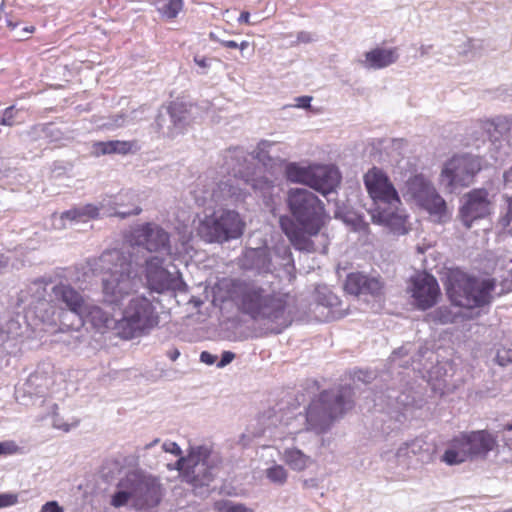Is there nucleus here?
I'll return each mask as SVG.
<instances>
[{"label": "nucleus", "instance_id": "obj_1", "mask_svg": "<svg viewBox=\"0 0 512 512\" xmlns=\"http://www.w3.org/2000/svg\"><path fill=\"white\" fill-rule=\"evenodd\" d=\"M228 295L241 314L253 321L263 322L270 333L280 334L293 322L292 297L272 283L232 279Z\"/></svg>", "mask_w": 512, "mask_h": 512}, {"label": "nucleus", "instance_id": "obj_2", "mask_svg": "<svg viewBox=\"0 0 512 512\" xmlns=\"http://www.w3.org/2000/svg\"><path fill=\"white\" fill-rule=\"evenodd\" d=\"M287 204L293 217H281L280 226L292 246L299 251H316L312 236L318 235L325 221L323 202L311 191L303 188L288 192Z\"/></svg>", "mask_w": 512, "mask_h": 512}, {"label": "nucleus", "instance_id": "obj_3", "mask_svg": "<svg viewBox=\"0 0 512 512\" xmlns=\"http://www.w3.org/2000/svg\"><path fill=\"white\" fill-rule=\"evenodd\" d=\"M165 493L158 477L132 470L118 480L110 505L117 509L129 506L137 512H156Z\"/></svg>", "mask_w": 512, "mask_h": 512}, {"label": "nucleus", "instance_id": "obj_4", "mask_svg": "<svg viewBox=\"0 0 512 512\" xmlns=\"http://www.w3.org/2000/svg\"><path fill=\"white\" fill-rule=\"evenodd\" d=\"M364 184L374 202L371 211L373 221L389 227L399 235L406 234V215L399 208L400 197L387 174L373 167L364 175Z\"/></svg>", "mask_w": 512, "mask_h": 512}, {"label": "nucleus", "instance_id": "obj_5", "mask_svg": "<svg viewBox=\"0 0 512 512\" xmlns=\"http://www.w3.org/2000/svg\"><path fill=\"white\" fill-rule=\"evenodd\" d=\"M106 270L102 278L104 303L120 307L123 301L136 292L140 278L129 254L118 250L105 251L100 258Z\"/></svg>", "mask_w": 512, "mask_h": 512}, {"label": "nucleus", "instance_id": "obj_6", "mask_svg": "<svg viewBox=\"0 0 512 512\" xmlns=\"http://www.w3.org/2000/svg\"><path fill=\"white\" fill-rule=\"evenodd\" d=\"M254 157L243 148H229L222 155V169L228 177L213 188L210 198L219 205L237 204L245 200L247 192L241 186V180L251 175Z\"/></svg>", "mask_w": 512, "mask_h": 512}, {"label": "nucleus", "instance_id": "obj_7", "mask_svg": "<svg viewBox=\"0 0 512 512\" xmlns=\"http://www.w3.org/2000/svg\"><path fill=\"white\" fill-rule=\"evenodd\" d=\"M141 211L138 195L132 190H126L103 197L98 205L86 204L67 210L55 220L54 225L57 228H65L67 222L70 224L86 222L100 215L127 218L139 215Z\"/></svg>", "mask_w": 512, "mask_h": 512}, {"label": "nucleus", "instance_id": "obj_8", "mask_svg": "<svg viewBox=\"0 0 512 512\" xmlns=\"http://www.w3.org/2000/svg\"><path fill=\"white\" fill-rule=\"evenodd\" d=\"M221 463L219 453L211 446L194 445L189 447L185 457L177 460L176 468L196 495L205 496L209 494V486L218 475Z\"/></svg>", "mask_w": 512, "mask_h": 512}, {"label": "nucleus", "instance_id": "obj_9", "mask_svg": "<svg viewBox=\"0 0 512 512\" xmlns=\"http://www.w3.org/2000/svg\"><path fill=\"white\" fill-rule=\"evenodd\" d=\"M353 397V389L347 385L322 391L306 410V429L316 434L327 432L337 418L353 407Z\"/></svg>", "mask_w": 512, "mask_h": 512}, {"label": "nucleus", "instance_id": "obj_10", "mask_svg": "<svg viewBox=\"0 0 512 512\" xmlns=\"http://www.w3.org/2000/svg\"><path fill=\"white\" fill-rule=\"evenodd\" d=\"M495 289V279H478L461 271L451 273L446 287L451 302L467 309L489 306L494 299V294L499 296L504 292L503 290L495 292Z\"/></svg>", "mask_w": 512, "mask_h": 512}, {"label": "nucleus", "instance_id": "obj_11", "mask_svg": "<svg viewBox=\"0 0 512 512\" xmlns=\"http://www.w3.org/2000/svg\"><path fill=\"white\" fill-rule=\"evenodd\" d=\"M158 322L153 302L145 296H136L129 300L122 317L115 323V329L121 338L129 340L151 330Z\"/></svg>", "mask_w": 512, "mask_h": 512}, {"label": "nucleus", "instance_id": "obj_12", "mask_svg": "<svg viewBox=\"0 0 512 512\" xmlns=\"http://www.w3.org/2000/svg\"><path fill=\"white\" fill-rule=\"evenodd\" d=\"M243 222L239 213L226 210L206 216L198 226V235L208 243H223L236 239L243 233Z\"/></svg>", "mask_w": 512, "mask_h": 512}, {"label": "nucleus", "instance_id": "obj_13", "mask_svg": "<svg viewBox=\"0 0 512 512\" xmlns=\"http://www.w3.org/2000/svg\"><path fill=\"white\" fill-rule=\"evenodd\" d=\"M51 297L65 308L60 314V331L78 333L82 328L81 315L86 303L82 294L70 284L61 282L53 286Z\"/></svg>", "mask_w": 512, "mask_h": 512}, {"label": "nucleus", "instance_id": "obj_14", "mask_svg": "<svg viewBox=\"0 0 512 512\" xmlns=\"http://www.w3.org/2000/svg\"><path fill=\"white\" fill-rule=\"evenodd\" d=\"M407 195L438 221L447 216V204L430 180L415 175L406 182Z\"/></svg>", "mask_w": 512, "mask_h": 512}, {"label": "nucleus", "instance_id": "obj_15", "mask_svg": "<svg viewBox=\"0 0 512 512\" xmlns=\"http://www.w3.org/2000/svg\"><path fill=\"white\" fill-rule=\"evenodd\" d=\"M481 170L480 160L469 154L454 156L444 164L440 174V184L448 192L468 186L476 173Z\"/></svg>", "mask_w": 512, "mask_h": 512}, {"label": "nucleus", "instance_id": "obj_16", "mask_svg": "<svg viewBox=\"0 0 512 512\" xmlns=\"http://www.w3.org/2000/svg\"><path fill=\"white\" fill-rule=\"evenodd\" d=\"M165 259L160 255L150 256L145 260V277L148 287L157 293L166 291H183L187 285L179 272L176 274L164 267Z\"/></svg>", "mask_w": 512, "mask_h": 512}, {"label": "nucleus", "instance_id": "obj_17", "mask_svg": "<svg viewBox=\"0 0 512 512\" xmlns=\"http://www.w3.org/2000/svg\"><path fill=\"white\" fill-rule=\"evenodd\" d=\"M132 240L137 246L144 247L149 252L161 255H171L170 235L160 225L147 222L135 227Z\"/></svg>", "mask_w": 512, "mask_h": 512}, {"label": "nucleus", "instance_id": "obj_18", "mask_svg": "<svg viewBox=\"0 0 512 512\" xmlns=\"http://www.w3.org/2000/svg\"><path fill=\"white\" fill-rule=\"evenodd\" d=\"M192 107L182 101H172L166 109L168 118L159 114L156 119L159 130L169 137L182 133L192 120Z\"/></svg>", "mask_w": 512, "mask_h": 512}, {"label": "nucleus", "instance_id": "obj_19", "mask_svg": "<svg viewBox=\"0 0 512 512\" xmlns=\"http://www.w3.org/2000/svg\"><path fill=\"white\" fill-rule=\"evenodd\" d=\"M486 189H474L465 196V203L460 208V218L466 228H470L477 219L490 214L491 203Z\"/></svg>", "mask_w": 512, "mask_h": 512}, {"label": "nucleus", "instance_id": "obj_20", "mask_svg": "<svg viewBox=\"0 0 512 512\" xmlns=\"http://www.w3.org/2000/svg\"><path fill=\"white\" fill-rule=\"evenodd\" d=\"M461 445L469 459H484L496 446L495 438L485 430L461 433Z\"/></svg>", "mask_w": 512, "mask_h": 512}, {"label": "nucleus", "instance_id": "obj_21", "mask_svg": "<svg viewBox=\"0 0 512 512\" xmlns=\"http://www.w3.org/2000/svg\"><path fill=\"white\" fill-rule=\"evenodd\" d=\"M412 284V297L419 309L426 310L436 304L440 289L435 277L429 274L418 275Z\"/></svg>", "mask_w": 512, "mask_h": 512}, {"label": "nucleus", "instance_id": "obj_22", "mask_svg": "<svg viewBox=\"0 0 512 512\" xmlns=\"http://www.w3.org/2000/svg\"><path fill=\"white\" fill-rule=\"evenodd\" d=\"M345 291L356 296H372L374 298L382 295L383 284L375 277H369L362 273H351L345 281Z\"/></svg>", "mask_w": 512, "mask_h": 512}, {"label": "nucleus", "instance_id": "obj_23", "mask_svg": "<svg viewBox=\"0 0 512 512\" xmlns=\"http://www.w3.org/2000/svg\"><path fill=\"white\" fill-rule=\"evenodd\" d=\"M340 173L332 165L313 166L312 177L309 187L323 195H327L335 190L340 183Z\"/></svg>", "mask_w": 512, "mask_h": 512}, {"label": "nucleus", "instance_id": "obj_24", "mask_svg": "<svg viewBox=\"0 0 512 512\" xmlns=\"http://www.w3.org/2000/svg\"><path fill=\"white\" fill-rule=\"evenodd\" d=\"M437 447L434 443L427 442L421 437L403 443L396 451L398 459L403 457L416 456L418 461L428 464L434 461Z\"/></svg>", "mask_w": 512, "mask_h": 512}, {"label": "nucleus", "instance_id": "obj_25", "mask_svg": "<svg viewBox=\"0 0 512 512\" xmlns=\"http://www.w3.org/2000/svg\"><path fill=\"white\" fill-rule=\"evenodd\" d=\"M244 270L254 271L257 274L272 273L273 263L266 248H250L246 250L241 259Z\"/></svg>", "mask_w": 512, "mask_h": 512}, {"label": "nucleus", "instance_id": "obj_26", "mask_svg": "<svg viewBox=\"0 0 512 512\" xmlns=\"http://www.w3.org/2000/svg\"><path fill=\"white\" fill-rule=\"evenodd\" d=\"M395 48H374L364 54L359 63L368 70H379L394 64L398 60Z\"/></svg>", "mask_w": 512, "mask_h": 512}, {"label": "nucleus", "instance_id": "obj_27", "mask_svg": "<svg viewBox=\"0 0 512 512\" xmlns=\"http://www.w3.org/2000/svg\"><path fill=\"white\" fill-rule=\"evenodd\" d=\"M84 310L81 318H82V326L85 321L90 322L94 328L103 329V328H114L115 320L112 315L106 311H104L101 307L92 304H84Z\"/></svg>", "mask_w": 512, "mask_h": 512}, {"label": "nucleus", "instance_id": "obj_28", "mask_svg": "<svg viewBox=\"0 0 512 512\" xmlns=\"http://www.w3.org/2000/svg\"><path fill=\"white\" fill-rule=\"evenodd\" d=\"M133 146L134 142L131 141L110 140L95 142L92 148L96 156L107 154L125 155L132 151Z\"/></svg>", "mask_w": 512, "mask_h": 512}, {"label": "nucleus", "instance_id": "obj_29", "mask_svg": "<svg viewBox=\"0 0 512 512\" xmlns=\"http://www.w3.org/2000/svg\"><path fill=\"white\" fill-rule=\"evenodd\" d=\"M282 460L292 470L297 472L303 471L313 464L311 456L296 447L286 448L283 452Z\"/></svg>", "mask_w": 512, "mask_h": 512}, {"label": "nucleus", "instance_id": "obj_30", "mask_svg": "<svg viewBox=\"0 0 512 512\" xmlns=\"http://www.w3.org/2000/svg\"><path fill=\"white\" fill-rule=\"evenodd\" d=\"M50 384V378L45 373L37 370L27 378L24 391L29 395L43 396Z\"/></svg>", "mask_w": 512, "mask_h": 512}, {"label": "nucleus", "instance_id": "obj_31", "mask_svg": "<svg viewBox=\"0 0 512 512\" xmlns=\"http://www.w3.org/2000/svg\"><path fill=\"white\" fill-rule=\"evenodd\" d=\"M315 301L321 306L330 308L333 317H335L336 314L343 316L341 311L337 309V306L340 304V299L329 287L325 285L317 286L315 289Z\"/></svg>", "mask_w": 512, "mask_h": 512}, {"label": "nucleus", "instance_id": "obj_32", "mask_svg": "<svg viewBox=\"0 0 512 512\" xmlns=\"http://www.w3.org/2000/svg\"><path fill=\"white\" fill-rule=\"evenodd\" d=\"M461 440L459 436L453 438L450 443V447L444 452L441 457V461L449 466L458 465L466 460H468V456L465 452L464 447L461 445Z\"/></svg>", "mask_w": 512, "mask_h": 512}, {"label": "nucleus", "instance_id": "obj_33", "mask_svg": "<svg viewBox=\"0 0 512 512\" xmlns=\"http://www.w3.org/2000/svg\"><path fill=\"white\" fill-rule=\"evenodd\" d=\"M312 172L313 166L303 167L297 163H289L286 166V177L293 183H301L309 186Z\"/></svg>", "mask_w": 512, "mask_h": 512}, {"label": "nucleus", "instance_id": "obj_34", "mask_svg": "<svg viewBox=\"0 0 512 512\" xmlns=\"http://www.w3.org/2000/svg\"><path fill=\"white\" fill-rule=\"evenodd\" d=\"M183 8V0H158L157 2V11L166 21L174 20Z\"/></svg>", "mask_w": 512, "mask_h": 512}, {"label": "nucleus", "instance_id": "obj_35", "mask_svg": "<svg viewBox=\"0 0 512 512\" xmlns=\"http://www.w3.org/2000/svg\"><path fill=\"white\" fill-rule=\"evenodd\" d=\"M241 186L245 188L248 193L247 187L250 186L255 191H260L262 193L268 192L271 188H273V182L267 177L263 176H255L254 174V165L251 167V175L247 177V179L241 180Z\"/></svg>", "mask_w": 512, "mask_h": 512}, {"label": "nucleus", "instance_id": "obj_36", "mask_svg": "<svg viewBox=\"0 0 512 512\" xmlns=\"http://www.w3.org/2000/svg\"><path fill=\"white\" fill-rule=\"evenodd\" d=\"M138 110H133L130 113H118L111 116L107 122L102 124V127L108 130H114L130 124H133L137 120Z\"/></svg>", "mask_w": 512, "mask_h": 512}, {"label": "nucleus", "instance_id": "obj_37", "mask_svg": "<svg viewBox=\"0 0 512 512\" xmlns=\"http://www.w3.org/2000/svg\"><path fill=\"white\" fill-rule=\"evenodd\" d=\"M427 319L434 324L444 325L454 323L456 316L448 306H440L428 313Z\"/></svg>", "mask_w": 512, "mask_h": 512}, {"label": "nucleus", "instance_id": "obj_38", "mask_svg": "<svg viewBox=\"0 0 512 512\" xmlns=\"http://www.w3.org/2000/svg\"><path fill=\"white\" fill-rule=\"evenodd\" d=\"M274 255L281 260L280 265L286 272L291 273L295 269L294 259L287 245H277L273 249Z\"/></svg>", "mask_w": 512, "mask_h": 512}, {"label": "nucleus", "instance_id": "obj_39", "mask_svg": "<svg viewBox=\"0 0 512 512\" xmlns=\"http://www.w3.org/2000/svg\"><path fill=\"white\" fill-rule=\"evenodd\" d=\"M483 47L482 40L467 39L459 46L458 53L465 57L476 58L481 55Z\"/></svg>", "mask_w": 512, "mask_h": 512}, {"label": "nucleus", "instance_id": "obj_40", "mask_svg": "<svg viewBox=\"0 0 512 512\" xmlns=\"http://www.w3.org/2000/svg\"><path fill=\"white\" fill-rule=\"evenodd\" d=\"M343 220L347 225L351 227L354 232H358L364 235L369 233V224L364 220L362 215L347 213Z\"/></svg>", "mask_w": 512, "mask_h": 512}, {"label": "nucleus", "instance_id": "obj_41", "mask_svg": "<svg viewBox=\"0 0 512 512\" xmlns=\"http://www.w3.org/2000/svg\"><path fill=\"white\" fill-rule=\"evenodd\" d=\"M266 477L270 482L282 486L287 481L288 472L284 466L274 464L273 466L266 469Z\"/></svg>", "mask_w": 512, "mask_h": 512}, {"label": "nucleus", "instance_id": "obj_42", "mask_svg": "<svg viewBox=\"0 0 512 512\" xmlns=\"http://www.w3.org/2000/svg\"><path fill=\"white\" fill-rule=\"evenodd\" d=\"M512 126V117L508 116H497L486 121V127L490 131V127L494 128V131L500 135L507 133Z\"/></svg>", "mask_w": 512, "mask_h": 512}, {"label": "nucleus", "instance_id": "obj_43", "mask_svg": "<svg viewBox=\"0 0 512 512\" xmlns=\"http://www.w3.org/2000/svg\"><path fill=\"white\" fill-rule=\"evenodd\" d=\"M214 509L217 512H252V510L245 505L234 503L230 500L217 501L214 505Z\"/></svg>", "mask_w": 512, "mask_h": 512}, {"label": "nucleus", "instance_id": "obj_44", "mask_svg": "<svg viewBox=\"0 0 512 512\" xmlns=\"http://www.w3.org/2000/svg\"><path fill=\"white\" fill-rule=\"evenodd\" d=\"M41 131L43 135L51 142H60L65 138L64 133L53 123H47L43 125Z\"/></svg>", "mask_w": 512, "mask_h": 512}, {"label": "nucleus", "instance_id": "obj_45", "mask_svg": "<svg viewBox=\"0 0 512 512\" xmlns=\"http://www.w3.org/2000/svg\"><path fill=\"white\" fill-rule=\"evenodd\" d=\"M507 207L504 215L501 216L500 225L512 235V195L506 199Z\"/></svg>", "mask_w": 512, "mask_h": 512}, {"label": "nucleus", "instance_id": "obj_46", "mask_svg": "<svg viewBox=\"0 0 512 512\" xmlns=\"http://www.w3.org/2000/svg\"><path fill=\"white\" fill-rule=\"evenodd\" d=\"M266 146H271V144L266 141H262L259 144L258 152H257L255 158H257L259 162H262L263 165L268 166V165H272L273 159H272V157L269 156L268 152L265 151Z\"/></svg>", "mask_w": 512, "mask_h": 512}, {"label": "nucleus", "instance_id": "obj_47", "mask_svg": "<svg viewBox=\"0 0 512 512\" xmlns=\"http://www.w3.org/2000/svg\"><path fill=\"white\" fill-rule=\"evenodd\" d=\"M496 362L500 366H506L512 363V349L505 347L498 349L496 354Z\"/></svg>", "mask_w": 512, "mask_h": 512}, {"label": "nucleus", "instance_id": "obj_48", "mask_svg": "<svg viewBox=\"0 0 512 512\" xmlns=\"http://www.w3.org/2000/svg\"><path fill=\"white\" fill-rule=\"evenodd\" d=\"M14 118V106H9L2 113H0V125L12 126L14 124Z\"/></svg>", "mask_w": 512, "mask_h": 512}, {"label": "nucleus", "instance_id": "obj_49", "mask_svg": "<svg viewBox=\"0 0 512 512\" xmlns=\"http://www.w3.org/2000/svg\"><path fill=\"white\" fill-rule=\"evenodd\" d=\"M18 501V497L15 494L2 493L0 494V508L9 507L15 505Z\"/></svg>", "mask_w": 512, "mask_h": 512}, {"label": "nucleus", "instance_id": "obj_50", "mask_svg": "<svg viewBox=\"0 0 512 512\" xmlns=\"http://www.w3.org/2000/svg\"><path fill=\"white\" fill-rule=\"evenodd\" d=\"M162 448L167 453H171L175 456H179V458L182 457L181 456L182 450L176 442H172V441L164 442L162 445Z\"/></svg>", "mask_w": 512, "mask_h": 512}, {"label": "nucleus", "instance_id": "obj_51", "mask_svg": "<svg viewBox=\"0 0 512 512\" xmlns=\"http://www.w3.org/2000/svg\"><path fill=\"white\" fill-rule=\"evenodd\" d=\"M316 40V37L314 34L308 31H300L297 33L296 41L294 44H300V43H311Z\"/></svg>", "mask_w": 512, "mask_h": 512}, {"label": "nucleus", "instance_id": "obj_52", "mask_svg": "<svg viewBox=\"0 0 512 512\" xmlns=\"http://www.w3.org/2000/svg\"><path fill=\"white\" fill-rule=\"evenodd\" d=\"M195 64L202 69L200 73L204 74L206 73V70L210 67L211 59L205 57V56H199L196 55L194 57Z\"/></svg>", "mask_w": 512, "mask_h": 512}, {"label": "nucleus", "instance_id": "obj_53", "mask_svg": "<svg viewBox=\"0 0 512 512\" xmlns=\"http://www.w3.org/2000/svg\"><path fill=\"white\" fill-rule=\"evenodd\" d=\"M235 358V354L231 351H224L221 355L220 361L216 364L218 368H224L230 364Z\"/></svg>", "mask_w": 512, "mask_h": 512}, {"label": "nucleus", "instance_id": "obj_54", "mask_svg": "<svg viewBox=\"0 0 512 512\" xmlns=\"http://www.w3.org/2000/svg\"><path fill=\"white\" fill-rule=\"evenodd\" d=\"M16 450V445L11 441L0 442V455L12 454Z\"/></svg>", "mask_w": 512, "mask_h": 512}, {"label": "nucleus", "instance_id": "obj_55", "mask_svg": "<svg viewBox=\"0 0 512 512\" xmlns=\"http://www.w3.org/2000/svg\"><path fill=\"white\" fill-rule=\"evenodd\" d=\"M40 512H64L62 507L56 501H50L45 503Z\"/></svg>", "mask_w": 512, "mask_h": 512}, {"label": "nucleus", "instance_id": "obj_56", "mask_svg": "<svg viewBox=\"0 0 512 512\" xmlns=\"http://www.w3.org/2000/svg\"><path fill=\"white\" fill-rule=\"evenodd\" d=\"M77 425H78V422H75L70 425V424L60 421V419H58L57 417H55L53 420V426L57 429L63 430L64 432H69L71 430V428L76 427Z\"/></svg>", "mask_w": 512, "mask_h": 512}, {"label": "nucleus", "instance_id": "obj_57", "mask_svg": "<svg viewBox=\"0 0 512 512\" xmlns=\"http://www.w3.org/2000/svg\"><path fill=\"white\" fill-rule=\"evenodd\" d=\"M354 379L368 383L371 379H373V373L359 370L354 373Z\"/></svg>", "mask_w": 512, "mask_h": 512}, {"label": "nucleus", "instance_id": "obj_58", "mask_svg": "<svg viewBox=\"0 0 512 512\" xmlns=\"http://www.w3.org/2000/svg\"><path fill=\"white\" fill-rule=\"evenodd\" d=\"M216 360H217V356L211 354L208 351H203L200 354V361L207 365H213L216 362Z\"/></svg>", "mask_w": 512, "mask_h": 512}, {"label": "nucleus", "instance_id": "obj_59", "mask_svg": "<svg viewBox=\"0 0 512 512\" xmlns=\"http://www.w3.org/2000/svg\"><path fill=\"white\" fill-rule=\"evenodd\" d=\"M312 101L311 96H300L296 98V107L298 108H308L310 107V103Z\"/></svg>", "mask_w": 512, "mask_h": 512}, {"label": "nucleus", "instance_id": "obj_60", "mask_svg": "<svg viewBox=\"0 0 512 512\" xmlns=\"http://www.w3.org/2000/svg\"><path fill=\"white\" fill-rule=\"evenodd\" d=\"M408 355V350L405 347H400L397 350H394L391 355V361L396 363L397 359L402 356Z\"/></svg>", "mask_w": 512, "mask_h": 512}, {"label": "nucleus", "instance_id": "obj_61", "mask_svg": "<svg viewBox=\"0 0 512 512\" xmlns=\"http://www.w3.org/2000/svg\"><path fill=\"white\" fill-rule=\"evenodd\" d=\"M318 479L317 478H309L303 480V487L306 489H316L318 488Z\"/></svg>", "mask_w": 512, "mask_h": 512}, {"label": "nucleus", "instance_id": "obj_62", "mask_svg": "<svg viewBox=\"0 0 512 512\" xmlns=\"http://www.w3.org/2000/svg\"><path fill=\"white\" fill-rule=\"evenodd\" d=\"M166 356L170 360L176 361L179 358V356H180V351L177 348L173 347V348H171L170 350H168L166 352Z\"/></svg>", "mask_w": 512, "mask_h": 512}, {"label": "nucleus", "instance_id": "obj_63", "mask_svg": "<svg viewBox=\"0 0 512 512\" xmlns=\"http://www.w3.org/2000/svg\"><path fill=\"white\" fill-rule=\"evenodd\" d=\"M249 19H250V13L247 11H243V12H241L240 16L238 17V23L249 24L250 23Z\"/></svg>", "mask_w": 512, "mask_h": 512}, {"label": "nucleus", "instance_id": "obj_64", "mask_svg": "<svg viewBox=\"0 0 512 512\" xmlns=\"http://www.w3.org/2000/svg\"><path fill=\"white\" fill-rule=\"evenodd\" d=\"M503 179L506 185H512V166L504 172Z\"/></svg>", "mask_w": 512, "mask_h": 512}]
</instances>
